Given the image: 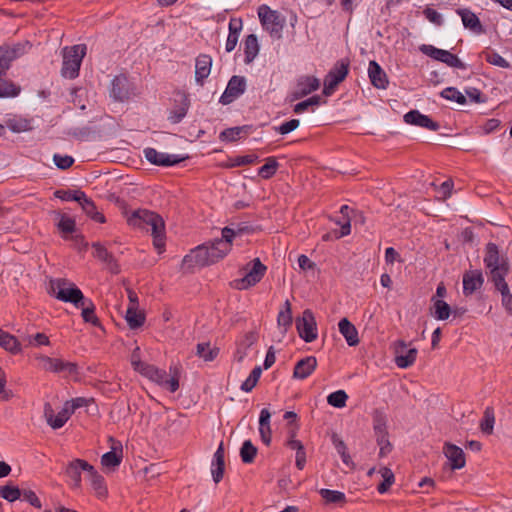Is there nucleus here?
<instances>
[{
    "label": "nucleus",
    "instance_id": "c9c22d12",
    "mask_svg": "<svg viewBox=\"0 0 512 512\" xmlns=\"http://www.w3.org/2000/svg\"><path fill=\"white\" fill-rule=\"evenodd\" d=\"M431 301L433 302V316L437 320H446L449 318L451 314V308L447 302L442 299H438L432 297Z\"/></svg>",
    "mask_w": 512,
    "mask_h": 512
},
{
    "label": "nucleus",
    "instance_id": "a18cd8bd",
    "mask_svg": "<svg viewBox=\"0 0 512 512\" xmlns=\"http://www.w3.org/2000/svg\"><path fill=\"white\" fill-rule=\"evenodd\" d=\"M278 162L275 157H268L266 163L258 170V175L263 179H270L278 169Z\"/></svg>",
    "mask_w": 512,
    "mask_h": 512
},
{
    "label": "nucleus",
    "instance_id": "f257e3e1",
    "mask_svg": "<svg viewBox=\"0 0 512 512\" xmlns=\"http://www.w3.org/2000/svg\"><path fill=\"white\" fill-rule=\"evenodd\" d=\"M127 222L130 226L146 229L147 231L150 228L154 247L159 253L164 251L165 223L159 214L147 209H138L127 218Z\"/></svg>",
    "mask_w": 512,
    "mask_h": 512
},
{
    "label": "nucleus",
    "instance_id": "7ed1b4c3",
    "mask_svg": "<svg viewBox=\"0 0 512 512\" xmlns=\"http://www.w3.org/2000/svg\"><path fill=\"white\" fill-rule=\"evenodd\" d=\"M49 294L55 296L56 299L71 303L75 307H79L85 296L75 283L65 278L51 279L49 281Z\"/></svg>",
    "mask_w": 512,
    "mask_h": 512
},
{
    "label": "nucleus",
    "instance_id": "338daca9",
    "mask_svg": "<svg viewBox=\"0 0 512 512\" xmlns=\"http://www.w3.org/2000/svg\"><path fill=\"white\" fill-rule=\"evenodd\" d=\"M443 63L452 68L466 69V64L463 63L455 54H452L447 50L446 57L443 59Z\"/></svg>",
    "mask_w": 512,
    "mask_h": 512
},
{
    "label": "nucleus",
    "instance_id": "5fc2aeb1",
    "mask_svg": "<svg viewBox=\"0 0 512 512\" xmlns=\"http://www.w3.org/2000/svg\"><path fill=\"white\" fill-rule=\"evenodd\" d=\"M55 196L57 198H60L64 201H76L78 202L79 204L81 203L82 199H84L85 197V193L83 191H80V190H75V191H71V190H58L55 192Z\"/></svg>",
    "mask_w": 512,
    "mask_h": 512
},
{
    "label": "nucleus",
    "instance_id": "f03ea898",
    "mask_svg": "<svg viewBox=\"0 0 512 512\" xmlns=\"http://www.w3.org/2000/svg\"><path fill=\"white\" fill-rule=\"evenodd\" d=\"M483 262L486 274L493 284L505 281L510 272V263L507 256L500 252L495 243L489 242L486 245Z\"/></svg>",
    "mask_w": 512,
    "mask_h": 512
},
{
    "label": "nucleus",
    "instance_id": "473e14b6",
    "mask_svg": "<svg viewBox=\"0 0 512 512\" xmlns=\"http://www.w3.org/2000/svg\"><path fill=\"white\" fill-rule=\"evenodd\" d=\"M0 346L13 354H18L22 350L18 339L2 329H0Z\"/></svg>",
    "mask_w": 512,
    "mask_h": 512
},
{
    "label": "nucleus",
    "instance_id": "72a5a7b5",
    "mask_svg": "<svg viewBox=\"0 0 512 512\" xmlns=\"http://www.w3.org/2000/svg\"><path fill=\"white\" fill-rule=\"evenodd\" d=\"M80 205L83 211L86 213V215L89 216L94 221L99 223H104L106 221L105 216L97 211L94 202L91 199H89L86 195L84 199H82Z\"/></svg>",
    "mask_w": 512,
    "mask_h": 512
},
{
    "label": "nucleus",
    "instance_id": "f3484780",
    "mask_svg": "<svg viewBox=\"0 0 512 512\" xmlns=\"http://www.w3.org/2000/svg\"><path fill=\"white\" fill-rule=\"evenodd\" d=\"M132 88L128 78L124 75L115 76L111 82L110 96L119 102H124L130 98Z\"/></svg>",
    "mask_w": 512,
    "mask_h": 512
},
{
    "label": "nucleus",
    "instance_id": "39448f33",
    "mask_svg": "<svg viewBox=\"0 0 512 512\" xmlns=\"http://www.w3.org/2000/svg\"><path fill=\"white\" fill-rule=\"evenodd\" d=\"M258 16L262 26L271 37L275 39L282 37L285 18L278 11L270 9L267 5H262L258 8Z\"/></svg>",
    "mask_w": 512,
    "mask_h": 512
},
{
    "label": "nucleus",
    "instance_id": "2f4dec72",
    "mask_svg": "<svg viewBox=\"0 0 512 512\" xmlns=\"http://www.w3.org/2000/svg\"><path fill=\"white\" fill-rule=\"evenodd\" d=\"M259 53L258 39L255 34H249L244 42L245 63H251Z\"/></svg>",
    "mask_w": 512,
    "mask_h": 512
},
{
    "label": "nucleus",
    "instance_id": "ea45409f",
    "mask_svg": "<svg viewBox=\"0 0 512 512\" xmlns=\"http://www.w3.org/2000/svg\"><path fill=\"white\" fill-rule=\"evenodd\" d=\"M319 493L326 503L340 505L346 503V496L343 492L323 488L319 491Z\"/></svg>",
    "mask_w": 512,
    "mask_h": 512
},
{
    "label": "nucleus",
    "instance_id": "412c9836",
    "mask_svg": "<svg viewBox=\"0 0 512 512\" xmlns=\"http://www.w3.org/2000/svg\"><path fill=\"white\" fill-rule=\"evenodd\" d=\"M404 121L407 124L426 128L431 131H437L440 128L439 123L433 121L428 116L421 114L418 110H411L406 113L404 115Z\"/></svg>",
    "mask_w": 512,
    "mask_h": 512
},
{
    "label": "nucleus",
    "instance_id": "a19ab883",
    "mask_svg": "<svg viewBox=\"0 0 512 512\" xmlns=\"http://www.w3.org/2000/svg\"><path fill=\"white\" fill-rule=\"evenodd\" d=\"M257 451V447L254 446L250 440L244 441L240 448V457L242 462L246 464L254 462Z\"/></svg>",
    "mask_w": 512,
    "mask_h": 512
},
{
    "label": "nucleus",
    "instance_id": "4468645a",
    "mask_svg": "<svg viewBox=\"0 0 512 512\" xmlns=\"http://www.w3.org/2000/svg\"><path fill=\"white\" fill-rule=\"evenodd\" d=\"M143 153L145 158L151 164L165 167L176 165L188 158V156L183 157L179 155L158 152L156 149L150 147L145 148Z\"/></svg>",
    "mask_w": 512,
    "mask_h": 512
},
{
    "label": "nucleus",
    "instance_id": "8fccbe9b",
    "mask_svg": "<svg viewBox=\"0 0 512 512\" xmlns=\"http://www.w3.org/2000/svg\"><path fill=\"white\" fill-rule=\"evenodd\" d=\"M376 442L379 446V456L385 457L387 456L393 449L391 442L389 441V434L381 433L375 435Z\"/></svg>",
    "mask_w": 512,
    "mask_h": 512
},
{
    "label": "nucleus",
    "instance_id": "4d7b16f0",
    "mask_svg": "<svg viewBox=\"0 0 512 512\" xmlns=\"http://www.w3.org/2000/svg\"><path fill=\"white\" fill-rule=\"evenodd\" d=\"M0 497L9 502H14L21 497V490L12 485L2 486L0 487Z\"/></svg>",
    "mask_w": 512,
    "mask_h": 512
},
{
    "label": "nucleus",
    "instance_id": "bf43d9fd",
    "mask_svg": "<svg viewBox=\"0 0 512 512\" xmlns=\"http://www.w3.org/2000/svg\"><path fill=\"white\" fill-rule=\"evenodd\" d=\"M485 60L494 65L501 68H509L510 64L507 60H505L500 54L497 52H486Z\"/></svg>",
    "mask_w": 512,
    "mask_h": 512
},
{
    "label": "nucleus",
    "instance_id": "0eeeda50",
    "mask_svg": "<svg viewBox=\"0 0 512 512\" xmlns=\"http://www.w3.org/2000/svg\"><path fill=\"white\" fill-rule=\"evenodd\" d=\"M28 43L0 46V76H6L14 60L26 53Z\"/></svg>",
    "mask_w": 512,
    "mask_h": 512
},
{
    "label": "nucleus",
    "instance_id": "aec40b11",
    "mask_svg": "<svg viewBox=\"0 0 512 512\" xmlns=\"http://www.w3.org/2000/svg\"><path fill=\"white\" fill-rule=\"evenodd\" d=\"M443 453L450 461V466L453 470L462 469L465 466L466 459L464 451L457 445L445 442L443 446Z\"/></svg>",
    "mask_w": 512,
    "mask_h": 512
},
{
    "label": "nucleus",
    "instance_id": "1a4fd4ad",
    "mask_svg": "<svg viewBox=\"0 0 512 512\" xmlns=\"http://www.w3.org/2000/svg\"><path fill=\"white\" fill-rule=\"evenodd\" d=\"M221 234L220 239H215L213 242L206 244L213 264L224 258L231 250L232 232L223 228Z\"/></svg>",
    "mask_w": 512,
    "mask_h": 512
},
{
    "label": "nucleus",
    "instance_id": "6ab92c4d",
    "mask_svg": "<svg viewBox=\"0 0 512 512\" xmlns=\"http://www.w3.org/2000/svg\"><path fill=\"white\" fill-rule=\"evenodd\" d=\"M484 283V276L481 270H469L463 274V293L468 296L480 289Z\"/></svg>",
    "mask_w": 512,
    "mask_h": 512
},
{
    "label": "nucleus",
    "instance_id": "49530a36",
    "mask_svg": "<svg viewBox=\"0 0 512 512\" xmlns=\"http://www.w3.org/2000/svg\"><path fill=\"white\" fill-rule=\"evenodd\" d=\"M122 461V452L117 454L115 451H109L102 455L101 464L104 468L114 469L120 465Z\"/></svg>",
    "mask_w": 512,
    "mask_h": 512
},
{
    "label": "nucleus",
    "instance_id": "7c9ffc66",
    "mask_svg": "<svg viewBox=\"0 0 512 512\" xmlns=\"http://www.w3.org/2000/svg\"><path fill=\"white\" fill-rule=\"evenodd\" d=\"M78 308L82 310L81 316L84 322L90 323L96 327L100 326V320L95 314V305L91 299L85 297Z\"/></svg>",
    "mask_w": 512,
    "mask_h": 512
},
{
    "label": "nucleus",
    "instance_id": "69168bd1",
    "mask_svg": "<svg viewBox=\"0 0 512 512\" xmlns=\"http://www.w3.org/2000/svg\"><path fill=\"white\" fill-rule=\"evenodd\" d=\"M53 161L55 165L62 170L70 168L74 163L73 157L60 154H54Z\"/></svg>",
    "mask_w": 512,
    "mask_h": 512
},
{
    "label": "nucleus",
    "instance_id": "864d4df0",
    "mask_svg": "<svg viewBox=\"0 0 512 512\" xmlns=\"http://www.w3.org/2000/svg\"><path fill=\"white\" fill-rule=\"evenodd\" d=\"M347 399V393L344 390H338L328 395L327 402L333 407L342 408L346 406Z\"/></svg>",
    "mask_w": 512,
    "mask_h": 512
},
{
    "label": "nucleus",
    "instance_id": "2eb2a0df",
    "mask_svg": "<svg viewBox=\"0 0 512 512\" xmlns=\"http://www.w3.org/2000/svg\"><path fill=\"white\" fill-rule=\"evenodd\" d=\"M246 89V80L243 76L234 75L230 78L228 85L220 97V103L228 105L240 97Z\"/></svg>",
    "mask_w": 512,
    "mask_h": 512
},
{
    "label": "nucleus",
    "instance_id": "79ce46f5",
    "mask_svg": "<svg viewBox=\"0 0 512 512\" xmlns=\"http://www.w3.org/2000/svg\"><path fill=\"white\" fill-rule=\"evenodd\" d=\"M373 430L374 434L387 433V416L379 409L373 412Z\"/></svg>",
    "mask_w": 512,
    "mask_h": 512
},
{
    "label": "nucleus",
    "instance_id": "4be33fe9",
    "mask_svg": "<svg viewBox=\"0 0 512 512\" xmlns=\"http://www.w3.org/2000/svg\"><path fill=\"white\" fill-rule=\"evenodd\" d=\"M320 86L319 80L314 76H303L297 81L296 88L293 92L294 99H300L316 91Z\"/></svg>",
    "mask_w": 512,
    "mask_h": 512
},
{
    "label": "nucleus",
    "instance_id": "13d9d810",
    "mask_svg": "<svg viewBox=\"0 0 512 512\" xmlns=\"http://www.w3.org/2000/svg\"><path fill=\"white\" fill-rule=\"evenodd\" d=\"M420 50L427 56L431 57L434 60L440 61L443 63L444 57H446L447 50L436 48L432 45H422Z\"/></svg>",
    "mask_w": 512,
    "mask_h": 512
},
{
    "label": "nucleus",
    "instance_id": "f8f14e48",
    "mask_svg": "<svg viewBox=\"0 0 512 512\" xmlns=\"http://www.w3.org/2000/svg\"><path fill=\"white\" fill-rule=\"evenodd\" d=\"M251 265L252 267L246 273V275L242 279L236 280V287L238 289H247L256 285L265 275L267 267L260 261L259 258L253 259L251 261Z\"/></svg>",
    "mask_w": 512,
    "mask_h": 512
},
{
    "label": "nucleus",
    "instance_id": "c756f323",
    "mask_svg": "<svg viewBox=\"0 0 512 512\" xmlns=\"http://www.w3.org/2000/svg\"><path fill=\"white\" fill-rule=\"evenodd\" d=\"M90 485L98 498L106 497L108 491L105 484L104 477L92 466V470L88 473Z\"/></svg>",
    "mask_w": 512,
    "mask_h": 512
},
{
    "label": "nucleus",
    "instance_id": "9b49d317",
    "mask_svg": "<svg viewBox=\"0 0 512 512\" xmlns=\"http://www.w3.org/2000/svg\"><path fill=\"white\" fill-rule=\"evenodd\" d=\"M212 264L213 262L206 244L199 245L182 260V266L188 269H192L194 267H205Z\"/></svg>",
    "mask_w": 512,
    "mask_h": 512
},
{
    "label": "nucleus",
    "instance_id": "603ef678",
    "mask_svg": "<svg viewBox=\"0 0 512 512\" xmlns=\"http://www.w3.org/2000/svg\"><path fill=\"white\" fill-rule=\"evenodd\" d=\"M350 210L348 205H343L340 209V213L342 214L343 220H337L336 223L341 226V231L339 237H344L350 234L351 232V223L350 218L348 216V211Z\"/></svg>",
    "mask_w": 512,
    "mask_h": 512
},
{
    "label": "nucleus",
    "instance_id": "ddd939ff",
    "mask_svg": "<svg viewBox=\"0 0 512 512\" xmlns=\"http://www.w3.org/2000/svg\"><path fill=\"white\" fill-rule=\"evenodd\" d=\"M92 470V465L83 459H74L69 462L65 468V474L71 481V487L78 490L82 486L81 473L82 471L89 473Z\"/></svg>",
    "mask_w": 512,
    "mask_h": 512
},
{
    "label": "nucleus",
    "instance_id": "052dcab7",
    "mask_svg": "<svg viewBox=\"0 0 512 512\" xmlns=\"http://www.w3.org/2000/svg\"><path fill=\"white\" fill-rule=\"evenodd\" d=\"M242 133H243L242 127L227 128L220 133V139L234 142L241 138Z\"/></svg>",
    "mask_w": 512,
    "mask_h": 512
},
{
    "label": "nucleus",
    "instance_id": "37998d69",
    "mask_svg": "<svg viewBox=\"0 0 512 512\" xmlns=\"http://www.w3.org/2000/svg\"><path fill=\"white\" fill-rule=\"evenodd\" d=\"M7 127L15 133L25 132L31 130V122L28 119L21 117H14L9 119L7 122Z\"/></svg>",
    "mask_w": 512,
    "mask_h": 512
},
{
    "label": "nucleus",
    "instance_id": "423d86ee",
    "mask_svg": "<svg viewBox=\"0 0 512 512\" xmlns=\"http://www.w3.org/2000/svg\"><path fill=\"white\" fill-rule=\"evenodd\" d=\"M35 359L39 362L42 370L53 373H63L66 376L77 373L78 367L74 362L64 361L60 358H51L46 355H36Z\"/></svg>",
    "mask_w": 512,
    "mask_h": 512
},
{
    "label": "nucleus",
    "instance_id": "f704fd0d",
    "mask_svg": "<svg viewBox=\"0 0 512 512\" xmlns=\"http://www.w3.org/2000/svg\"><path fill=\"white\" fill-rule=\"evenodd\" d=\"M495 289L500 292L502 297V305L504 306L505 310L512 315V292L510 291V288L505 281H502L500 283L493 284Z\"/></svg>",
    "mask_w": 512,
    "mask_h": 512
},
{
    "label": "nucleus",
    "instance_id": "a211bd4d",
    "mask_svg": "<svg viewBox=\"0 0 512 512\" xmlns=\"http://www.w3.org/2000/svg\"><path fill=\"white\" fill-rule=\"evenodd\" d=\"M417 354L416 348L407 349V344L400 340L395 347V363L399 368H408L414 364Z\"/></svg>",
    "mask_w": 512,
    "mask_h": 512
},
{
    "label": "nucleus",
    "instance_id": "de8ad7c7",
    "mask_svg": "<svg viewBox=\"0 0 512 512\" xmlns=\"http://www.w3.org/2000/svg\"><path fill=\"white\" fill-rule=\"evenodd\" d=\"M383 481L377 486V491L380 494L386 493L394 483V474L390 468L384 467L380 470Z\"/></svg>",
    "mask_w": 512,
    "mask_h": 512
},
{
    "label": "nucleus",
    "instance_id": "e433bc0d",
    "mask_svg": "<svg viewBox=\"0 0 512 512\" xmlns=\"http://www.w3.org/2000/svg\"><path fill=\"white\" fill-rule=\"evenodd\" d=\"M0 76V98L16 97L19 95L21 88L14 84L11 80Z\"/></svg>",
    "mask_w": 512,
    "mask_h": 512
},
{
    "label": "nucleus",
    "instance_id": "c03bdc74",
    "mask_svg": "<svg viewBox=\"0 0 512 512\" xmlns=\"http://www.w3.org/2000/svg\"><path fill=\"white\" fill-rule=\"evenodd\" d=\"M495 423L494 410L492 407H486L483 419L480 422V429L485 434H492Z\"/></svg>",
    "mask_w": 512,
    "mask_h": 512
},
{
    "label": "nucleus",
    "instance_id": "4c0bfd02",
    "mask_svg": "<svg viewBox=\"0 0 512 512\" xmlns=\"http://www.w3.org/2000/svg\"><path fill=\"white\" fill-rule=\"evenodd\" d=\"M219 354V348L211 347L210 343H198L196 346V355L204 361H213Z\"/></svg>",
    "mask_w": 512,
    "mask_h": 512
},
{
    "label": "nucleus",
    "instance_id": "680f3d73",
    "mask_svg": "<svg viewBox=\"0 0 512 512\" xmlns=\"http://www.w3.org/2000/svg\"><path fill=\"white\" fill-rule=\"evenodd\" d=\"M92 247L94 249V256L97 257L99 260L111 263L113 261V256L108 250L102 246L100 243H93Z\"/></svg>",
    "mask_w": 512,
    "mask_h": 512
},
{
    "label": "nucleus",
    "instance_id": "393cba45",
    "mask_svg": "<svg viewBox=\"0 0 512 512\" xmlns=\"http://www.w3.org/2000/svg\"><path fill=\"white\" fill-rule=\"evenodd\" d=\"M212 59L209 55L201 54L196 58L195 63V80L203 86L204 80L210 75Z\"/></svg>",
    "mask_w": 512,
    "mask_h": 512
},
{
    "label": "nucleus",
    "instance_id": "3c124183",
    "mask_svg": "<svg viewBox=\"0 0 512 512\" xmlns=\"http://www.w3.org/2000/svg\"><path fill=\"white\" fill-rule=\"evenodd\" d=\"M441 97L446 100L455 101L460 105H464L467 102L466 97L455 87H447L441 93Z\"/></svg>",
    "mask_w": 512,
    "mask_h": 512
},
{
    "label": "nucleus",
    "instance_id": "e2e57ef3",
    "mask_svg": "<svg viewBox=\"0 0 512 512\" xmlns=\"http://www.w3.org/2000/svg\"><path fill=\"white\" fill-rule=\"evenodd\" d=\"M225 469V461L224 460H213L212 461V469L211 473L213 476V480L215 483H219L224 474Z\"/></svg>",
    "mask_w": 512,
    "mask_h": 512
},
{
    "label": "nucleus",
    "instance_id": "774afa93",
    "mask_svg": "<svg viewBox=\"0 0 512 512\" xmlns=\"http://www.w3.org/2000/svg\"><path fill=\"white\" fill-rule=\"evenodd\" d=\"M75 220L63 215L58 223V228L61 230V232L69 234L74 232L75 230Z\"/></svg>",
    "mask_w": 512,
    "mask_h": 512
},
{
    "label": "nucleus",
    "instance_id": "58836bf2",
    "mask_svg": "<svg viewBox=\"0 0 512 512\" xmlns=\"http://www.w3.org/2000/svg\"><path fill=\"white\" fill-rule=\"evenodd\" d=\"M126 321L131 329L141 327L145 322V315L138 311V308L128 307L126 311Z\"/></svg>",
    "mask_w": 512,
    "mask_h": 512
},
{
    "label": "nucleus",
    "instance_id": "9d476101",
    "mask_svg": "<svg viewBox=\"0 0 512 512\" xmlns=\"http://www.w3.org/2000/svg\"><path fill=\"white\" fill-rule=\"evenodd\" d=\"M348 71V62H337L324 79L323 93L325 95H331L339 83H341L346 78Z\"/></svg>",
    "mask_w": 512,
    "mask_h": 512
},
{
    "label": "nucleus",
    "instance_id": "09e8293b",
    "mask_svg": "<svg viewBox=\"0 0 512 512\" xmlns=\"http://www.w3.org/2000/svg\"><path fill=\"white\" fill-rule=\"evenodd\" d=\"M277 323L280 327H283L284 332L292 325L291 304L289 300L285 302V309L279 312Z\"/></svg>",
    "mask_w": 512,
    "mask_h": 512
},
{
    "label": "nucleus",
    "instance_id": "c85d7f7f",
    "mask_svg": "<svg viewBox=\"0 0 512 512\" xmlns=\"http://www.w3.org/2000/svg\"><path fill=\"white\" fill-rule=\"evenodd\" d=\"M271 413L267 408H264L260 412L259 417V433L261 440L267 446L271 443L272 431L270 427Z\"/></svg>",
    "mask_w": 512,
    "mask_h": 512
},
{
    "label": "nucleus",
    "instance_id": "5701e85b",
    "mask_svg": "<svg viewBox=\"0 0 512 512\" xmlns=\"http://www.w3.org/2000/svg\"><path fill=\"white\" fill-rule=\"evenodd\" d=\"M317 367V359L314 356H307L299 360L294 367L293 377L304 380L309 377Z\"/></svg>",
    "mask_w": 512,
    "mask_h": 512
},
{
    "label": "nucleus",
    "instance_id": "bb28decb",
    "mask_svg": "<svg viewBox=\"0 0 512 512\" xmlns=\"http://www.w3.org/2000/svg\"><path fill=\"white\" fill-rule=\"evenodd\" d=\"M338 327L339 332L343 335L349 346H357L359 344L358 331L347 318L341 319Z\"/></svg>",
    "mask_w": 512,
    "mask_h": 512
},
{
    "label": "nucleus",
    "instance_id": "6e6d98bb",
    "mask_svg": "<svg viewBox=\"0 0 512 512\" xmlns=\"http://www.w3.org/2000/svg\"><path fill=\"white\" fill-rule=\"evenodd\" d=\"M259 161V157L256 154H249L244 156H237L229 163L225 164L224 167L226 168H233L243 165H250L254 164Z\"/></svg>",
    "mask_w": 512,
    "mask_h": 512
},
{
    "label": "nucleus",
    "instance_id": "dca6fc26",
    "mask_svg": "<svg viewBox=\"0 0 512 512\" xmlns=\"http://www.w3.org/2000/svg\"><path fill=\"white\" fill-rule=\"evenodd\" d=\"M169 372L168 375L165 370L158 369L152 381L174 393L179 388L180 372L176 366L170 367Z\"/></svg>",
    "mask_w": 512,
    "mask_h": 512
},
{
    "label": "nucleus",
    "instance_id": "0e129e2a",
    "mask_svg": "<svg viewBox=\"0 0 512 512\" xmlns=\"http://www.w3.org/2000/svg\"><path fill=\"white\" fill-rule=\"evenodd\" d=\"M299 125L300 121L298 119H291L287 122L282 123L278 127H274V130L281 135H286L297 129Z\"/></svg>",
    "mask_w": 512,
    "mask_h": 512
},
{
    "label": "nucleus",
    "instance_id": "6e6552de",
    "mask_svg": "<svg viewBox=\"0 0 512 512\" xmlns=\"http://www.w3.org/2000/svg\"><path fill=\"white\" fill-rule=\"evenodd\" d=\"M296 328L299 336L307 343L313 342L317 338V324L311 310H304L302 316L297 318Z\"/></svg>",
    "mask_w": 512,
    "mask_h": 512
},
{
    "label": "nucleus",
    "instance_id": "20e7f679",
    "mask_svg": "<svg viewBox=\"0 0 512 512\" xmlns=\"http://www.w3.org/2000/svg\"><path fill=\"white\" fill-rule=\"evenodd\" d=\"M86 51L87 47L84 44L65 47L63 49V63L61 68L63 77L74 79L79 75L80 66L86 55Z\"/></svg>",
    "mask_w": 512,
    "mask_h": 512
},
{
    "label": "nucleus",
    "instance_id": "a878e982",
    "mask_svg": "<svg viewBox=\"0 0 512 512\" xmlns=\"http://www.w3.org/2000/svg\"><path fill=\"white\" fill-rule=\"evenodd\" d=\"M368 75L374 87L378 89H385L387 87V75L381 66L374 60L369 62Z\"/></svg>",
    "mask_w": 512,
    "mask_h": 512
},
{
    "label": "nucleus",
    "instance_id": "b1692460",
    "mask_svg": "<svg viewBox=\"0 0 512 512\" xmlns=\"http://www.w3.org/2000/svg\"><path fill=\"white\" fill-rule=\"evenodd\" d=\"M44 415L47 420V423L53 429H59L64 426V424L68 421L71 414L68 409L64 406L61 411L58 412L57 415H54V411L49 404L45 405Z\"/></svg>",
    "mask_w": 512,
    "mask_h": 512
},
{
    "label": "nucleus",
    "instance_id": "cd10ccee",
    "mask_svg": "<svg viewBox=\"0 0 512 512\" xmlns=\"http://www.w3.org/2000/svg\"><path fill=\"white\" fill-rule=\"evenodd\" d=\"M458 14L461 16L465 28L470 29L476 34H482L485 32L479 18L475 13L468 9H460L458 10Z\"/></svg>",
    "mask_w": 512,
    "mask_h": 512
}]
</instances>
